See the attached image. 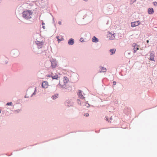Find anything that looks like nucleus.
Here are the masks:
<instances>
[{"instance_id": "1", "label": "nucleus", "mask_w": 157, "mask_h": 157, "mask_svg": "<svg viewBox=\"0 0 157 157\" xmlns=\"http://www.w3.org/2000/svg\"><path fill=\"white\" fill-rule=\"evenodd\" d=\"M43 42L38 41L37 40L33 41L32 47L34 50H35L36 48H41L43 46Z\"/></svg>"}, {"instance_id": "2", "label": "nucleus", "mask_w": 157, "mask_h": 157, "mask_svg": "<svg viewBox=\"0 0 157 157\" xmlns=\"http://www.w3.org/2000/svg\"><path fill=\"white\" fill-rule=\"evenodd\" d=\"M22 17L25 19H29L32 18L33 12L30 10L24 11L22 13Z\"/></svg>"}, {"instance_id": "3", "label": "nucleus", "mask_w": 157, "mask_h": 157, "mask_svg": "<svg viewBox=\"0 0 157 157\" xmlns=\"http://www.w3.org/2000/svg\"><path fill=\"white\" fill-rule=\"evenodd\" d=\"M113 9V5L110 4L106 5L104 7V10L109 13H111Z\"/></svg>"}, {"instance_id": "4", "label": "nucleus", "mask_w": 157, "mask_h": 157, "mask_svg": "<svg viewBox=\"0 0 157 157\" xmlns=\"http://www.w3.org/2000/svg\"><path fill=\"white\" fill-rule=\"evenodd\" d=\"M19 51L17 49H13L11 52V55L13 57H17L19 56Z\"/></svg>"}, {"instance_id": "5", "label": "nucleus", "mask_w": 157, "mask_h": 157, "mask_svg": "<svg viewBox=\"0 0 157 157\" xmlns=\"http://www.w3.org/2000/svg\"><path fill=\"white\" fill-rule=\"evenodd\" d=\"M50 62L52 67V68H56L58 63L56 60L55 59H52L51 60Z\"/></svg>"}, {"instance_id": "6", "label": "nucleus", "mask_w": 157, "mask_h": 157, "mask_svg": "<svg viewBox=\"0 0 157 157\" xmlns=\"http://www.w3.org/2000/svg\"><path fill=\"white\" fill-rule=\"evenodd\" d=\"M132 47H134L133 52L134 53H135L137 50L139 49V45L135 43H134L133 44Z\"/></svg>"}, {"instance_id": "7", "label": "nucleus", "mask_w": 157, "mask_h": 157, "mask_svg": "<svg viewBox=\"0 0 157 157\" xmlns=\"http://www.w3.org/2000/svg\"><path fill=\"white\" fill-rule=\"evenodd\" d=\"M48 83L46 81H44L42 83V86L43 88H47L48 87Z\"/></svg>"}, {"instance_id": "8", "label": "nucleus", "mask_w": 157, "mask_h": 157, "mask_svg": "<svg viewBox=\"0 0 157 157\" xmlns=\"http://www.w3.org/2000/svg\"><path fill=\"white\" fill-rule=\"evenodd\" d=\"M140 23L139 21L132 22L131 23V26L132 27H135L138 25Z\"/></svg>"}, {"instance_id": "9", "label": "nucleus", "mask_w": 157, "mask_h": 157, "mask_svg": "<svg viewBox=\"0 0 157 157\" xmlns=\"http://www.w3.org/2000/svg\"><path fill=\"white\" fill-rule=\"evenodd\" d=\"M127 7L125 6H122L121 9V12L122 13H125L128 11Z\"/></svg>"}, {"instance_id": "10", "label": "nucleus", "mask_w": 157, "mask_h": 157, "mask_svg": "<svg viewBox=\"0 0 157 157\" xmlns=\"http://www.w3.org/2000/svg\"><path fill=\"white\" fill-rule=\"evenodd\" d=\"M78 95L79 98L83 99L85 98V97L82 95V91L81 90H79L78 93Z\"/></svg>"}, {"instance_id": "11", "label": "nucleus", "mask_w": 157, "mask_h": 157, "mask_svg": "<svg viewBox=\"0 0 157 157\" xmlns=\"http://www.w3.org/2000/svg\"><path fill=\"white\" fill-rule=\"evenodd\" d=\"M150 53V60H151V61H154V52H151Z\"/></svg>"}, {"instance_id": "12", "label": "nucleus", "mask_w": 157, "mask_h": 157, "mask_svg": "<svg viewBox=\"0 0 157 157\" xmlns=\"http://www.w3.org/2000/svg\"><path fill=\"white\" fill-rule=\"evenodd\" d=\"M2 62L3 64H7L8 62V59L4 57L2 59Z\"/></svg>"}, {"instance_id": "13", "label": "nucleus", "mask_w": 157, "mask_h": 157, "mask_svg": "<svg viewBox=\"0 0 157 157\" xmlns=\"http://www.w3.org/2000/svg\"><path fill=\"white\" fill-rule=\"evenodd\" d=\"M75 43V41L73 39L71 38L69 39L68 41V44L70 45H73Z\"/></svg>"}, {"instance_id": "14", "label": "nucleus", "mask_w": 157, "mask_h": 157, "mask_svg": "<svg viewBox=\"0 0 157 157\" xmlns=\"http://www.w3.org/2000/svg\"><path fill=\"white\" fill-rule=\"evenodd\" d=\"M154 10L153 8H149L148 9V13L149 14H152L154 13Z\"/></svg>"}, {"instance_id": "15", "label": "nucleus", "mask_w": 157, "mask_h": 157, "mask_svg": "<svg viewBox=\"0 0 157 157\" xmlns=\"http://www.w3.org/2000/svg\"><path fill=\"white\" fill-rule=\"evenodd\" d=\"M131 54V52L129 51H127L125 52V54L126 55L127 57L128 58H130L131 57L130 55Z\"/></svg>"}, {"instance_id": "16", "label": "nucleus", "mask_w": 157, "mask_h": 157, "mask_svg": "<svg viewBox=\"0 0 157 157\" xmlns=\"http://www.w3.org/2000/svg\"><path fill=\"white\" fill-rule=\"evenodd\" d=\"M92 41L94 43H97L98 42V39L95 36H93L92 39Z\"/></svg>"}, {"instance_id": "17", "label": "nucleus", "mask_w": 157, "mask_h": 157, "mask_svg": "<svg viewBox=\"0 0 157 157\" xmlns=\"http://www.w3.org/2000/svg\"><path fill=\"white\" fill-rule=\"evenodd\" d=\"M116 51V50L115 49H111L109 50V51L110 52V54L111 55H113L114 54H115V52Z\"/></svg>"}, {"instance_id": "18", "label": "nucleus", "mask_w": 157, "mask_h": 157, "mask_svg": "<svg viewBox=\"0 0 157 157\" xmlns=\"http://www.w3.org/2000/svg\"><path fill=\"white\" fill-rule=\"evenodd\" d=\"M63 81L64 83V84L65 85L66 83H67L69 81V79L66 77H64L63 78Z\"/></svg>"}, {"instance_id": "19", "label": "nucleus", "mask_w": 157, "mask_h": 157, "mask_svg": "<svg viewBox=\"0 0 157 157\" xmlns=\"http://www.w3.org/2000/svg\"><path fill=\"white\" fill-rule=\"evenodd\" d=\"M115 34H112V33H109V36L111 38H110L109 39H110L111 40L115 38Z\"/></svg>"}, {"instance_id": "20", "label": "nucleus", "mask_w": 157, "mask_h": 157, "mask_svg": "<svg viewBox=\"0 0 157 157\" xmlns=\"http://www.w3.org/2000/svg\"><path fill=\"white\" fill-rule=\"evenodd\" d=\"M52 78L53 79H58L59 77L57 75H56L53 76L54 75L53 74H52Z\"/></svg>"}, {"instance_id": "21", "label": "nucleus", "mask_w": 157, "mask_h": 157, "mask_svg": "<svg viewBox=\"0 0 157 157\" xmlns=\"http://www.w3.org/2000/svg\"><path fill=\"white\" fill-rule=\"evenodd\" d=\"M58 96V94H56L54 95H53L52 96V98L53 99H56Z\"/></svg>"}, {"instance_id": "22", "label": "nucleus", "mask_w": 157, "mask_h": 157, "mask_svg": "<svg viewBox=\"0 0 157 157\" xmlns=\"http://www.w3.org/2000/svg\"><path fill=\"white\" fill-rule=\"evenodd\" d=\"M56 38L57 39V41L58 43H59L61 41L60 39L59 38V36H57Z\"/></svg>"}, {"instance_id": "23", "label": "nucleus", "mask_w": 157, "mask_h": 157, "mask_svg": "<svg viewBox=\"0 0 157 157\" xmlns=\"http://www.w3.org/2000/svg\"><path fill=\"white\" fill-rule=\"evenodd\" d=\"M153 4L155 6H157V2H152Z\"/></svg>"}, {"instance_id": "24", "label": "nucleus", "mask_w": 157, "mask_h": 157, "mask_svg": "<svg viewBox=\"0 0 157 157\" xmlns=\"http://www.w3.org/2000/svg\"><path fill=\"white\" fill-rule=\"evenodd\" d=\"M77 101L78 104L80 105H81V103L80 100L78 99L77 100Z\"/></svg>"}, {"instance_id": "25", "label": "nucleus", "mask_w": 157, "mask_h": 157, "mask_svg": "<svg viewBox=\"0 0 157 157\" xmlns=\"http://www.w3.org/2000/svg\"><path fill=\"white\" fill-rule=\"evenodd\" d=\"M136 0H131V4H132L135 2Z\"/></svg>"}, {"instance_id": "26", "label": "nucleus", "mask_w": 157, "mask_h": 157, "mask_svg": "<svg viewBox=\"0 0 157 157\" xmlns=\"http://www.w3.org/2000/svg\"><path fill=\"white\" fill-rule=\"evenodd\" d=\"M80 41L81 42H84V40L83 39V38H81L80 39Z\"/></svg>"}, {"instance_id": "27", "label": "nucleus", "mask_w": 157, "mask_h": 157, "mask_svg": "<svg viewBox=\"0 0 157 157\" xmlns=\"http://www.w3.org/2000/svg\"><path fill=\"white\" fill-rule=\"evenodd\" d=\"M85 106H86L87 107H88L90 105L88 103H86L85 104Z\"/></svg>"}, {"instance_id": "28", "label": "nucleus", "mask_w": 157, "mask_h": 157, "mask_svg": "<svg viewBox=\"0 0 157 157\" xmlns=\"http://www.w3.org/2000/svg\"><path fill=\"white\" fill-rule=\"evenodd\" d=\"M12 103L11 102H10L6 104V105H12Z\"/></svg>"}, {"instance_id": "29", "label": "nucleus", "mask_w": 157, "mask_h": 157, "mask_svg": "<svg viewBox=\"0 0 157 157\" xmlns=\"http://www.w3.org/2000/svg\"><path fill=\"white\" fill-rule=\"evenodd\" d=\"M100 69H106V68L103 67L102 66H101L99 67Z\"/></svg>"}, {"instance_id": "30", "label": "nucleus", "mask_w": 157, "mask_h": 157, "mask_svg": "<svg viewBox=\"0 0 157 157\" xmlns=\"http://www.w3.org/2000/svg\"><path fill=\"white\" fill-rule=\"evenodd\" d=\"M84 116L86 117H88L89 116V114L88 113H85L84 114Z\"/></svg>"}, {"instance_id": "31", "label": "nucleus", "mask_w": 157, "mask_h": 157, "mask_svg": "<svg viewBox=\"0 0 157 157\" xmlns=\"http://www.w3.org/2000/svg\"><path fill=\"white\" fill-rule=\"evenodd\" d=\"M105 118H106V120L107 121H108L109 122L110 121L109 120V119H108V117H105Z\"/></svg>"}, {"instance_id": "32", "label": "nucleus", "mask_w": 157, "mask_h": 157, "mask_svg": "<svg viewBox=\"0 0 157 157\" xmlns=\"http://www.w3.org/2000/svg\"><path fill=\"white\" fill-rule=\"evenodd\" d=\"M116 84V82L115 81H113V85H115Z\"/></svg>"}, {"instance_id": "33", "label": "nucleus", "mask_w": 157, "mask_h": 157, "mask_svg": "<svg viewBox=\"0 0 157 157\" xmlns=\"http://www.w3.org/2000/svg\"><path fill=\"white\" fill-rule=\"evenodd\" d=\"M60 40H61V41L63 40H64L63 38V37H62L60 39Z\"/></svg>"}, {"instance_id": "34", "label": "nucleus", "mask_w": 157, "mask_h": 157, "mask_svg": "<svg viewBox=\"0 0 157 157\" xmlns=\"http://www.w3.org/2000/svg\"><path fill=\"white\" fill-rule=\"evenodd\" d=\"M52 75H47V77H52Z\"/></svg>"}, {"instance_id": "35", "label": "nucleus", "mask_w": 157, "mask_h": 157, "mask_svg": "<svg viewBox=\"0 0 157 157\" xmlns=\"http://www.w3.org/2000/svg\"><path fill=\"white\" fill-rule=\"evenodd\" d=\"M58 23H59V25H61V21H59V22Z\"/></svg>"}, {"instance_id": "36", "label": "nucleus", "mask_w": 157, "mask_h": 157, "mask_svg": "<svg viewBox=\"0 0 157 157\" xmlns=\"http://www.w3.org/2000/svg\"><path fill=\"white\" fill-rule=\"evenodd\" d=\"M41 24H42V25H44L45 24V23L44 22H42L41 23Z\"/></svg>"}, {"instance_id": "37", "label": "nucleus", "mask_w": 157, "mask_h": 157, "mask_svg": "<svg viewBox=\"0 0 157 157\" xmlns=\"http://www.w3.org/2000/svg\"><path fill=\"white\" fill-rule=\"evenodd\" d=\"M149 40H146V42L147 43H149Z\"/></svg>"}, {"instance_id": "38", "label": "nucleus", "mask_w": 157, "mask_h": 157, "mask_svg": "<svg viewBox=\"0 0 157 157\" xmlns=\"http://www.w3.org/2000/svg\"><path fill=\"white\" fill-rule=\"evenodd\" d=\"M42 28L44 29H45V27L43 25V26H42Z\"/></svg>"}, {"instance_id": "39", "label": "nucleus", "mask_w": 157, "mask_h": 157, "mask_svg": "<svg viewBox=\"0 0 157 157\" xmlns=\"http://www.w3.org/2000/svg\"><path fill=\"white\" fill-rule=\"evenodd\" d=\"M36 87L35 88V90L34 92V93L33 94H34V93L35 92V91H36Z\"/></svg>"}, {"instance_id": "40", "label": "nucleus", "mask_w": 157, "mask_h": 157, "mask_svg": "<svg viewBox=\"0 0 157 157\" xmlns=\"http://www.w3.org/2000/svg\"><path fill=\"white\" fill-rule=\"evenodd\" d=\"M53 22H54V18H53Z\"/></svg>"}, {"instance_id": "41", "label": "nucleus", "mask_w": 157, "mask_h": 157, "mask_svg": "<svg viewBox=\"0 0 157 157\" xmlns=\"http://www.w3.org/2000/svg\"><path fill=\"white\" fill-rule=\"evenodd\" d=\"M110 119L111 120L112 119V117H111L110 118Z\"/></svg>"}, {"instance_id": "42", "label": "nucleus", "mask_w": 157, "mask_h": 157, "mask_svg": "<svg viewBox=\"0 0 157 157\" xmlns=\"http://www.w3.org/2000/svg\"><path fill=\"white\" fill-rule=\"evenodd\" d=\"M88 0H84V1L86 2Z\"/></svg>"}, {"instance_id": "43", "label": "nucleus", "mask_w": 157, "mask_h": 157, "mask_svg": "<svg viewBox=\"0 0 157 157\" xmlns=\"http://www.w3.org/2000/svg\"><path fill=\"white\" fill-rule=\"evenodd\" d=\"M84 17H83L82 18V19H84Z\"/></svg>"}, {"instance_id": "44", "label": "nucleus", "mask_w": 157, "mask_h": 157, "mask_svg": "<svg viewBox=\"0 0 157 157\" xmlns=\"http://www.w3.org/2000/svg\"><path fill=\"white\" fill-rule=\"evenodd\" d=\"M106 71H103V72H105Z\"/></svg>"}]
</instances>
